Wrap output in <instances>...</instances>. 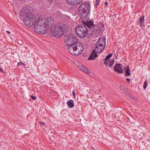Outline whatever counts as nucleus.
<instances>
[{
	"label": "nucleus",
	"instance_id": "nucleus-1",
	"mask_svg": "<svg viewBox=\"0 0 150 150\" xmlns=\"http://www.w3.org/2000/svg\"><path fill=\"white\" fill-rule=\"evenodd\" d=\"M19 18L23 20L25 24L28 26L33 25L34 22V30L38 33L45 34L47 29L54 23V20L51 18L46 19L42 16H38L30 11L28 7H24L20 12Z\"/></svg>",
	"mask_w": 150,
	"mask_h": 150
},
{
	"label": "nucleus",
	"instance_id": "nucleus-2",
	"mask_svg": "<svg viewBox=\"0 0 150 150\" xmlns=\"http://www.w3.org/2000/svg\"><path fill=\"white\" fill-rule=\"evenodd\" d=\"M68 28V26L61 23H57L54 25L52 32L56 37H59L62 35Z\"/></svg>",
	"mask_w": 150,
	"mask_h": 150
},
{
	"label": "nucleus",
	"instance_id": "nucleus-3",
	"mask_svg": "<svg viewBox=\"0 0 150 150\" xmlns=\"http://www.w3.org/2000/svg\"><path fill=\"white\" fill-rule=\"evenodd\" d=\"M83 49V45L80 43L76 42L74 45L68 48V51L72 54L76 55H80Z\"/></svg>",
	"mask_w": 150,
	"mask_h": 150
},
{
	"label": "nucleus",
	"instance_id": "nucleus-4",
	"mask_svg": "<svg viewBox=\"0 0 150 150\" xmlns=\"http://www.w3.org/2000/svg\"><path fill=\"white\" fill-rule=\"evenodd\" d=\"M75 32L77 35L80 38H84L88 34V31L86 26L84 25H79L75 28Z\"/></svg>",
	"mask_w": 150,
	"mask_h": 150
},
{
	"label": "nucleus",
	"instance_id": "nucleus-5",
	"mask_svg": "<svg viewBox=\"0 0 150 150\" xmlns=\"http://www.w3.org/2000/svg\"><path fill=\"white\" fill-rule=\"evenodd\" d=\"M105 39L103 37H101L98 39L97 43L96 48L94 50L96 53H100L104 49L105 45Z\"/></svg>",
	"mask_w": 150,
	"mask_h": 150
},
{
	"label": "nucleus",
	"instance_id": "nucleus-6",
	"mask_svg": "<svg viewBox=\"0 0 150 150\" xmlns=\"http://www.w3.org/2000/svg\"><path fill=\"white\" fill-rule=\"evenodd\" d=\"M67 38L64 41L65 45L66 46H71L77 42L76 37L73 34H68Z\"/></svg>",
	"mask_w": 150,
	"mask_h": 150
},
{
	"label": "nucleus",
	"instance_id": "nucleus-7",
	"mask_svg": "<svg viewBox=\"0 0 150 150\" xmlns=\"http://www.w3.org/2000/svg\"><path fill=\"white\" fill-rule=\"evenodd\" d=\"M90 5L88 2H84L82 3L79 7V9L83 13L89 12L90 10Z\"/></svg>",
	"mask_w": 150,
	"mask_h": 150
},
{
	"label": "nucleus",
	"instance_id": "nucleus-8",
	"mask_svg": "<svg viewBox=\"0 0 150 150\" xmlns=\"http://www.w3.org/2000/svg\"><path fill=\"white\" fill-rule=\"evenodd\" d=\"M83 23L84 24V25H85L86 26H87L88 28H90L91 30H92V32L91 33V34H93V32L95 30L94 27L95 26L93 24V22L91 21H86L84 20L83 21Z\"/></svg>",
	"mask_w": 150,
	"mask_h": 150
},
{
	"label": "nucleus",
	"instance_id": "nucleus-9",
	"mask_svg": "<svg viewBox=\"0 0 150 150\" xmlns=\"http://www.w3.org/2000/svg\"><path fill=\"white\" fill-rule=\"evenodd\" d=\"M114 70L118 74L123 73V70L122 65L120 64L115 65L114 68Z\"/></svg>",
	"mask_w": 150,
	"mask_h": 150
},
{
	"label": "nucleus",
	"instance_id": "nucleus-10",
	"mask_svg": "<svg viewBox=\"0 0 150 150\" xmlns=\"http://www.w3.org/2000/svg\"><path fill=\"white\" fill-rule=\"evenodd\" d=\"M114 62V60L112 59L108 60H104V63L106 66L108 65L110 67H111Z\"/></svg>",
	"mask_w": 150,
	"mask_h": 150
},
{
	"label": "nucleus",
	"instance_id": "nucleus-11",
	"mask_svg": "<svg viewBox=\"0 0 150 150\" xmlns=\"http://www.w3.org/2000/svg\"><path fill=\"white\" fill-rule=\"evenodd\" d=\"M79 67L81 70L83 71L85 73L87 74H90V71L88 70L86 67L84 65H81V66H79Z\"/></svg>",
	"mask_w": 150,
	"mask_h": 150
},
{
	"label": "nucleus",
	"instance_id": "nucleus-12",
	"mask_svg": "<svg viewBox=\"0 0 150 150\" xmlns=\"http://www.w3.org/2000/svg\"><path fill=\"white\" fill-rule=\"evenodd\" d=\"M96 52H95V51L93 50L88 57V59L89 60L94 59L98 56L96 54Z\"/></svg>",
	"mask_w": 150,
	"mask_h": 150
},
{
	"label": "nucleus",
	"instance_id": "nucleus-13",
	"mask_svg": "<svg viewBox=\"0 0 150 150\" xmlns=\"http://www.w3.org/2000/svg\"><path fill=\"white\" fill-rule=\"evenodd\" d=\"M124 69L126 76H129L131 75V74L130 72V69L128 66H127L125 67L124 68Z\"/></svg>",
	"mask_w": 150,
	"mask_h": 150
},
{
	"label": "nucleus",
	"instance_id": "nucleus-14",
	"mask_svg": "<svg viewBox=\"0 0 150 150\" xmlns=\"http://www.w3.org/2000/svg\"><path fill=\"white\" fill-rule=\"evenodd\" d=\"M67 105L70 108H72L74 106V101L71 100H69L67 102Z\"/></svg>",
	"mask_w": 150,
	"mask_h": 150
},
{
	"label": "nucleus",
	"instance_id": "nucleus-15",
	"mask_svg": "<svg viewBox=\"0 0 150 150\" xmlns=\"http://www.w3.org/2000/svg\"><path fill=\"white\" fill-rule=\"evenodd\" d=\"M67 2L70 4L73 5H76V3L77 2L76 1H75V0H66Z\"/></svg>",
	"mask_w": 150,
	"mask_h": 150
},
{
	"label": "nucleus",
	"instance_id": "nucleus-16",
	"mask_svg": "<svg viewBox=\"0 0 150 150\" xmlns=\"http://www.w3.org/2000/svg\"><path fill=\"white\" fill-rule=\"evenodd\" d=\"M112 53H111L110 54L106 57L104 60H108L112 56Z\"/></svg>",
	"mask_w": 150,
	"mask_h": 150
},
{
	"label": "nucleus",
	"instance_id": "nucleus-17",
	"mask_svg": "<svg viewBox=\"0 0 150 150\" xmlns=\"http://www.w3.org/2000/svg\"><path fill=\"white\" fill-rule=\"evenodd\" d=\"M144 16L141 17L139 19V22L141 24H143L144 22Z\"/></svg>",
	"mask_w": 150,
	"mask_h": 150
},
{
	"label": "nucleus",
	"instance_id": "nucleus-18",
	"mask_svg": "<svg viewBox=\"0 0 150 150\" xmlns=\"http://www.w3.org/2000/svg\"><path fill=\"white\" fill-rule=\"evenodd\" d=\"M147 85V81H146L144 83V86H143L144 88V89H145L146 88Z\"/></svg>",
	"mask_w": 150,
	"mask_h": 150
},
{
	"label": "nucleus",
	"instance_id": "nucleus-19",
	"mask_svg": "<svg viewBox=\"0 0 150 150\" xmlns=\"http://www.w3.org/2000/svg\"><path fill=\"white\" fill-rule=\"evenodd\" d=\"M22 65L24 66L25 65V64L23 63L22 62H20L18 63V64H17L18 65Z\"/></svg>",
	"mask_w": 150,
	"mask_h": 150
},
{
	"label": "nucleus",
	"instance_id": "nucleus-20",
	"mask_svg": "<svg viewBox=\"0 0 150 150\" xmlns=\"http://www.w3.org/2000/svg\"><path fill=\"white\" fill-rule=\"evenodd\" d=\"M83 0H75V1H76V2H77L76 3V4H78Z\"/></svg>",
	"mask_w": 150,
	"mask_h": 150
},
{
	"label": "nucleus",
	"instance_id": "nucleus-21",
	"mask_svg": "<svg viewBox=\"0 0 150 150\" xmlns=\"http://www.w3.org/2000/svg\"><path fill=\"white\" fill-rule=\"evenodd\" d=\"M99 0H96V1L95 3L96 5V6L98 5L99 4Z\"/></svg>",
	"mask_w": 150,
	"mask_h": 150
},
{
	"label": "nucleus",
	"instance_id": "nucleus-22",
	"mask_svg": "<svg viewBox=\"0 0 150 150\" xmlns=\"http://www.w3.org/2000/svg\"><path fill=\"white\" fill-rule=\"evenodd\" d=\"M31 97L33 100H35L36 99V97H35L32 95L31 96Z\"/></svg>",
	"mask_w": 150,
	"mask_h": 150
},
{
	"label": "nucleus",
	"instance_id": "nucleus-23",
	"mask_svg": "<svg viewBox=\"0 0 150 150\" xmlns=\"http://www.w3.org/2000/svg\"><path fill=\"white\" fill-rule=\"evenodd\" d=\"M59 14V18H61L62 17V15L60 12L58 13Z\"/></svg>",
	"mask_w": 150,
	"mask_h": 150
},
{
	"label": "nucleus",
	"instance_id": "nucleus-24",
	"mask_svg": "<svg viewBox=\"0 0 150 150\" xmlns=\"http://www.w3.org/2000/svg\"><path fill=\"white\" fill-rule=\"evenodd\" d=\"M72 93L73 94V95L74 97V98H75V96H76L75 93V92H74V91H73Z\"/></svg>",
	"mask_w": 150,
	"mask_h": 150
},
{
	"label": "nucleus",
	"instance_id": "nucleus-25",
	"mask_svg": "<svg viewBox=\"0 0 150 150\" xmlns=\"http://www.w3.org/2000/svg\"><path fill=\"white\" fill-rule=\"evenodd\" d=\"M126 80L128 82H129V83L130 82V80L129 79L127 78L126 79Z\"/></svg>",
	"mask_w": 150,
	"mask_h": 150
},
{
	"label": "nucleus",
	"instance_id": "nucleus-26",
	"mask_svg": "<svg viewBox=\"0 0 150 150\" xmlns=\"http://www.w3.org/2000/svg\"><path fill=\"white\" fill-rule=\"evenodd\" d=\"M0 71L1 72H3L4 71L3 69L0 67Z\"/></svg>",
	"mask_w": 150,
	"mask_h": 150
},
{
	"label": "nucleus",
	"instance_id": "nucleus-27",
	"mask_svg": "<svg viewBox=\"0 0 150 150\" xmlns=\"http://www.w3.org/2000/svg\"><path fill=\"white\" fill-rule=\"evenodd\" d=\"M39 123L40 125H44V123L42 122H40Z\"/></svg>",
	"mask_w": 150,
	"mask_h": 150
},
{
	"label": "nucleus",
	"instance_id": "nucleus-28",
	"mask_svg": "<svg viewBox=\"0 0 150 150\" xmlns=\"http://www.w3.org/2000/svg\"><path fill=\"white\" fill-rule=\"evenodd\" d=\"M102 29V27H100V28H99V27H98V29H99V31H100Z\"/></svg>",
	"mask_w": 150,
	"mask_h": 150
},
{
	"label": "nucleus",
	"instance_id": "nucleus-29",
	"mask_svg": "<svg viewBox=\"0 0 150 150\" xmlns=\"http://www.w3.org/2000/svg\"><path fill=\"white\" fill-rule=\"evenodd\" d=\"M105 6H107V5H108V2H105Z\"/></svg>",
	"mask_w": 150,
	"mask_h": 150
},
{
	"label": "nucleus",
	"instance_id": "nucleus-30",
	"mask_svg": "<svg viewBox=\"0 0 150 150\" xmlns=\"http://www.w3.org/2000/svg\"><path fill=\"white\" fill-rule=\"evenodd\" d=\"M123 87L124 89V90L125 91H126V88L125 87H122V88Z\"/></svg>",
	"mask_w": 150,
	"mask_h": 150
},
{
	"label": "nucleus",
	"instance_id": "nucleus-31",
	"mask_svg": "<svg viewBox=\"0 0 150 150\" xmlns=\"http://www.w3.org/2000/svg\"><path fill=\"white\" fill-rule=\"evenodd\" d=\"M7 32L9 34H10V33L8 31H7Z\"/></svg>",
	"mask_w": 150,
	"mask_h": 150
},
{
	"label": "nucleus",
	"instance_id": "nucleus-32",
	"mask_svg": "<svg viewBox=\"0 0 150 150\" xmlns=\"http://www.w3.org/2000/svg\"><path fill=\"white\" fill-rule=\"evenodd\" d=\"M102 25H103L102 26L103 27V24H102Z\"/></svg>",
	"mask_w": 150,
	"mask_h": 150
}]
</instances>
